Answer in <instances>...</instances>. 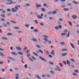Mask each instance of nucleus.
Wrapping results in <instances>:
<instances>
[{
	"label": "nucleus",
	"instance_id": "obj_46",
	"mask_svg": "<svg viewBox=\"0 0 79 79\" xmlns=\"http://www.w3.org/2000/svg\"><path fill=\"white\" fill-rule=\"evenodd\" d=\"M1 19L2 21H5V20L3 18H2Z\"/></svg>",
	"mask_w": 79,
	"mask_h": 79
},
{
	"label": "nucleus",
	"instance_id": "obj_53",
	"mask_svg": "<svg viewBox=\"0 0 79 79\" xmlns=\"http://www.w3.org/2000/svg\"><path fill=\"white\" fill-rule=\"evenodd\" d=\"M59 21H63V19L61 18H60L59 19Z\"/></svg>",
	"mask_w": 79,
	"mask_h": 79
},
{
	"label": "nucleus",
	"instance_id": "obj_35",
	"mask_svg": "<svg viewBox=\"0 0 79 79\" xmlns=\"http://www.w3.org/2000/svg\"><path fill=\"white\" fill-rule=\"evenodd\" d=\"M44 40L46 41V42H48V40L47 39V38H44Z\"/></svg>",
	"mask_w": 79,
	"mask_h": 79
},
{
	"label": "nucleus",
	"instance_id": "obj_3",
	"mask_svg": "<svg viewBox=\"0 0 79 79\" xmlns=\"http://www.w3.org/2000/svg\"><path fill=\"white\" fill-rule=\"evenodd\" d=\"M42 60V61H45V62H47V60H46L45 59V58H44L42 57V56H40L39 57Z\"/></svg>",
	"mask_w": 79,
	"mask_h": 79
},
{
	"label": "nucleus",
	"instance_id": "obj_56",
	"mask_svg": "<svg viewBox=\"0 0 79 79\" xmlns=\"http://www.w3.org/2000/svg\"><path fill=\"white\" fill-rule=\"evenodd\" d=\"M49 56L50 58H52L53 57V56H52L50 54L49 55Z\"/></svg>",
	"mask_w": 79,
	"mask_h": 79
},
{
	"label": "nucleus",
	"instance_id": "obj_27",
	"mask_svg": "<svg viewBox=\"0 0 79 79\" xmlns=\"http://www.w3.org/2000/svg\"><path fill=\"white\" fill-rule=\"evenodd\" d=\"M1 17H2V18H5V15L4 14H2L1 15Z\"/></svg>",
	"mask_w": 79,
	"mask_h": 79
},
{
	"label": "nucleus",
	"instance_id": "obj_58",
	"mask_svg": "<svg viewBox=\"0 0 79 79\" xmlns=\"http://www.w3.org/2000/svg\"><path fill=\"white\" fill-rule=\"evenodd\" d=\"M50 72L52 73V74H55V73H54L53 71L51 70L50 71Z\"/></svg>",
	"mask_w": 79,
	"mask_h": 79
},
{
	"label": "nucleus",
	"instance_id": "obj_20",
	"mask_svg": "<svg viewBox=\"0 0 79 79\" xmlns=\"http://www.w3.org/2000/svg\"><path fill=\"white\" fill-rule=\"evenodd\" d=\"M68 55L67 53H63V54H62V56H66V55Z\"/></svg>",
	"mask_w": 79,
	"mask_h": 79
},
{
	"label": "nucleus",
	"instance_id": "obj_28",
	"mask_svg": "<svg viewBox=\"0 0 79 79\" xmlns=\"http://www.w3.org/2000/svg\"><path fill=\"white\" fill-rule=\"evenodd\" d=\"M39 51L41 53H44V52H43V51H42L41 49H39Z\"/></svg>",
	"mask_w": 79,
	"mask_h": 79
},
{
	"label": "nucleus",
	"instance_id": "obj_55",
	"mask_svg": "<svg viewBox=\"0 0 79 79\" xmlns=\"http://www.w3.org/2000/svg\"><path fill=\"white\" fill-rule=\"evenodd\" d=\"M63 63H64V64H65V65H66V64H67L66 63V61H63Z\"/></svg>",
	"mask_w": 79,
	"mask_h": 79
},
{
	"label": "nucleus",
	"instance_id": "obj_6",
	"mask_svg": "<svg viewBox=\"0 0 79 79\" xmlns=\"http://www.w3.org/2000/svg\"><path fill=\"white\" fill-rule=\"evenodd\" d=\"M67 64H68L69 66H71V62H69V60H67Z\"/></svg>",
	"mask_w": 79,
	"mask_h": 79
},
{
	"label": "nucleus",
	"instance_id": "obj_39",
	"mask_svg": "<svg viewBox=\"0 0 79 79\" xmlns=\"http://www.w3.org/2000/svg\"><path fill=\"white\" fill-rule=\"evenodd\" d=\"M31 56V55L30 54H28L27 55V57H29Z\"/></svg>",
	"mask_w": 79,
	"mask_h": 79
},
{
	"label": "nucleus",
	"instance_id": "obj_15",
	"mask_svg": "<svg viewBox=\"0 0 79 79\" xmlns=\"http://www.w3.org/2000/svg\"><path fill=\"white\" fill-rule=\"evenodd\" d=\"M18 54H19V55H23V52H18Z\"/></svg>",
	"mask_w": 79,
	"mask_h": 79
},
{
	"label": "nucleus",
	"instance_id": "obj_60",
	"mask_svg": "<svg viewBox=\"0 0 79 79\" xmlns=\"http://www.w3.org/2000/svg\"><path fill=\"white\" fill-rule=\"evenodd\" d=\"M25 26H26V27H27V28H28V27H29V25L28 24V25H26Z\"/></svg>",
	"mask_w": 79,
	"mask_h": 79
},
{
	"label": "nucleus",
	"instance_id": "obj_59",
	"mask_svg": "<svg viewBox=\"0 0 79 79\" xmlns=\"http://www.w3.org/2000/svg\"><path fill=\"white\" fill-rule=\"evenodd\" d=\"M71 61L73 62H75V60H74L73 59H71Z\"/></svg>",
	"mask_w": 79,
	"mask_h": 79
},
{
	"label": "nucleus",
	"instance_id": "obj_32",
	"mask_svg": "<svg viewBox=\"0 0 79 79\" xmlns=\"http://www.w3.org/2000/svg\"><path fill=\"white\" fill-rule=\"evenodd\" d=\"M21 58H22V63H25V62H23V56H21Z\"/></svg>",
	"mask_w": 79,
	"mask_h": 79
},
{
	"label": "nucleus",
	"instance_id": "obj_30",
	"mask_svg": "<svg viewBox=\"0 0 79 79\" xmlns=\"http://www.w3.org/2000/svg\"><path fill=\"white\" fill-rule=\"evenodd\" d=\"M35 76H36V77L38 78V79H41V78H40V77L39 75H36Z\"/></svg>",
	"mask_w": 79,
	"mask_h": 79
},
{
	"label": "nucleus",
	"instance_id": "obj_48",
	"mask_svg": "<svg viewBox=\"0 0 79 79\" xmlns=\"http://www.w3.org/2000/svg\"><path fill=\"white\" fill-rule=\"evenodd\" d=\"M57 11H53L52 12V13L53 14H56V13H57Z\"/></svg>",
	"mask_w": 79,
	"mask_h": 79
},
{
	"label": "nucleus",
	"instance_id": "obj_16",
	"mask_svg": "<svg viewBox=\"0 0 79 79\" xmlns=\"http://www.w3.org/2000/svg\"><path fill=\"white\" fill-rule=\"evenodd\" d=\"M57 68V69H58V71H61V70L60 69V67H59L57 65L56 66Z\"/></svg>",
	"mask_w": 79,
	"mask_h": 79
},
{
	"label": "nucleus",
	"instance_id": "obj_50",
	"mask_svg": "<svg viewBox=\"0 0 79 79\" xmlns=\"http://www.w3.org/2000/svg\"><path fill=\"white\" fill-rule=\"evenodd\" d=\"M59 64L61 67H63V64H62L60 62L59 63Z\"/></svg>",
	"mask_w": 79,
	"mask_h": 79
},
{
	"label": "nucleus",
	"instance_id": "obj_44",
	"mask_svg": "<svg viewBox=\"0 0 79 79\" xmlns=\"http://www.w3.org/2000/svg\"><path fill=\"white\" fill-rule=\"evenodd\" d=\"M22 38H21V37H20L19 38V40L20 41V42H22Z\"/></svg>",
	"mask_w": 79,
	"mask_h": 79
},
{
	"label": "nucleus",
	"instance_id": "obj_42",
	"mask_svg": "<svg viewBox=\"0 0 79 79\" xmlns=\"http://www.w3.org/2000/svg\"><path fill=\"white\" fill-rule=\"evenodd\" d=\"M49 64H52V65H53L54 64L51 61L49 62Z\"/></svg>",
	"mask_w": 79,
	"mask_h": 79
},
{
	"label": "nucleus",
	"instance_id": "obj_1",
	"mask_svg": "<svg viewBox=\"0 0 79 79\" xmlns=\"http://www.w3.org/2000/svg\"><path fill=\"white\" fill-rule=\"evenodd\" d=\"M20 8L21 7V6L19 5H18L17 6H16L14 8H12V10L14 13H15V12H17L18 11V7Z\"/></svg>",
	"mask_w": 79,
	"mask_h": 79
},
{
	"label": "nucleus",
	"instance_id": "obj_23",
	"mask_svg": "<svg viewBox=\"0 0 79 79\" xmlns=\"http://www.w3.org/2000/svg\"><path fill=\"white\" fill-rule=\"evenodd\" d=\"M41 10L43 12H45V9L44 8H42L41 9Z\"/></svg>",
	"mask_w": 79,
	"mask_h": 79
},
{
	"label": "nucleus",
	"instance_id": "obj_4",
	"mask_svg": "<svg viewBox=\"0 0 79 79\" xmlns=\"http://www.w3.org/2000/svg\"><path fill=\"white\" fill-rule=\"evenodd\" d=\"M51 54L52 55H53V56H55V51L52 50L51 52Z\"/></svg>",
	"mask_w": 79,
	"mask_h": 79
},
{
	"label": "nucleus",
	"instance_id": "obj_25",
	"mask_svg": "<svg viewBox=\"0 0 79 79\" xmlns=\"http://www.w3.org/2000/svg\"><path fill=\"white\" fill-rule=\"evenodd\" d=\"M60 44L63 45H65V43H64V42H62L60 43Z\"/></svg>",
	"mask_w": 79,
	"mask_h": 79
},
{
	"label": "nucleus",
	"instance_id": "obj_9",
	"mask_svg": "<svg viewBox=\"0 0 79 79\" xmlns=\"http://www.w3.org/2000/svg\"><path fill=\"white\" fill-rule=\"evenodd\" d=\"M16 77L15 78V79H19V74L18 73L16 74Z\"/></svg>",
	"mask_w": 79,
	"mask_h": 79
},
{
	"label": "nucleus",
	"instance_id": "obj_49",
	"mask_svg": "<svg viewBox=\"0 0 79 79\" xmlns=\"http://www.w3.org/2000/svg\"><path fill=\"white\" fill-rule=\"evenodd\" d=\"M58 27L59 29H61V28H62V26L61 25H59L58 26Z\"/></svg>",
	"mask_w": 79,
	"mask_h": 79
},
{
	"label": "nucleus",
	"instance_id": "obj_62",
	"mask_svg": "<svg viewBox=\"0 0 79 79\" xmlns=\"http://www.w3.org/2000/svg\"><path fill=\"white\" fill-rule=\"evenodd\" d=\"M36 47H37L38 48H41V46H39V45H37Z\"/></svg>",
	"mask_w": 79,
	"mask_h": 79
},
{
	"label": "nucleus",
	"instance_id": "obj_41",
	"mask_svg": "<svg viewBox=\"0 0 79 79\" xmlns=\"http://www.w3.org/2000/svg\"><path fill=\"white\" fill-rule=\"evenodd\" d=\"M34 32H39V30L37 29H35L34 30Z\"/></svg>",
	"mask_w": 79,
	"mask_h": 79
},
{
	"label": "nucleus",
	"instance_id": "obj_7",
	"mask_svg": "<svg viewBox=\"0 0 79 79\" xmlns=\"http://www.w3.org/2000/svg\"><path fill=\"white\" fill-rule=\"evenodd\" d=\"M11 53L12 54V55H15V56H16V55H17V53L15 52H11Z\"/></svg>",
	"mask_w": 79,
	"mask_h": 79
},
{
	"label": "nucleus",
	"instance_id": "obj_5",
	"mask_svg": "<svg viewBox=\"0 0 79 79\" xmlns=\"http://www.w3.org/2000/svg\"><path fill=\"white\" fill-rule=\"evenodd\" d=\"M72 18L73 19H76V18H77V16L76 15H73L72 16Z\"/></svg>",
	"mask_w": 79,
	"mask_h": 79
},
{
	"label": "nucleus",
	"instance_id": "obj_31",
	"mask_svg": "<svg viewBox=\"0 0 79 79\" xmlns=\"http://www.w3.org/2000/svg\"><path fill=\"white\" fill-rule=\"evenodd\" d=\"M61 35L63 36V35H66V33H63L61 34Z\"/></svg>",
	"mask_w": 79,
	"mask_h": 79
},
{
	"label": "nucleus",
	"instance_id": "obj_38",
	"mask_svg": "<svg viewBox=\"0 0 79 79\" xmlns=\"http://www.w3.org/2000/svg\"><path fill=\"white\" fill-rule=\"evenodd\" d=\"M7 35H13V34H12V33H8L7 34Z\"/></svg>",
	"mask_w": 79,
	"mask_h": 79
},
{
	"label": "nucleus",
	"instance_id": "obj_26",
	"mask_svg": "<svg viewBox=\"0 0 79 79\" xmlns=\"http://www.w3.org/2000/svg\"><path fill=\"white\" fill-rule=\"evenodd\" d=\"M33 53L35 55V56H39V55L37 54V53L35 52H33Z\"/></svg>",
	"mask_w": 79,
	"mask_h": 79
},
{
	"label": "nucleus",
	"instance_id": "obj_17",
	"mask_svg": "<svg viewBox=\"0 0 79 79\" xmlns=\"http://www.w3.org/2000/svg\"><path fill=\"white\" fill-rule=\"evenodd\" d=\"M10 22L12 23H13V24H16V22L14 20H11Z\"/></svg>",
	"mask_w": 79,
	"mask_h": 79
},
{
	"label": "nucleus",
	"instance_id": "obj_29",
	"mask_svg": "<svg viewBox=\"0 0 79 79\" xmlns=\"http://www.w3.org/2000/svg\"><path fill=\"white\" fill-rule=\"evenodd\" d=\"M61 8H65L66 7V5H63L61 6Z\"/></svg>",
	"mask_w": 79,
	"mask_h": 79
},
{
	"label": "nucleus",
	"instance_id": "obj_37",
	"mask_svg": "<svg viewBox=\"0 0 79 79\" xmlns=\"http://www.w3.org/2000/svg\"><path fill=\"white\" fill-rule=\"evenodd\" d=\"M34 21L35 22V23H36V24H38V22L37 21V20H34Z\"/></svg>",
	"mask_w": 79,
	"mask_h": 79
},
{
	"label": "nucleus",
	"instance_id": "obj_40",
	"mask_svg": "<svg viewBox=\"0 0 79 79\" xmlns=\"http://www.w3.org/2000/svg\"><path fill=\"white\" fill-rule=\"evenodd\" d=\"M31 57L32 58H33V59L34 60H36V59H35V57L34 56H31Z\"/></svg>",
	"mask_w": 79,
	"mask_h": 79
},
{
	"label": "nucleus",
	"instance_id": "obj_14",
	"mask_svg": "<svg viewBox=\"0 0 79 79\" xmlns=\"http://www.w3.org/2000/svg\"><path fill=\"white\" fill-rule=\"evenodd\" d=\"M73 3H74V4H75V5H78V4H79V3H78V2L75 1H73Z\"/></svg>",
	"mask_w": 79,
	"mask_h": 79
},
{
	"label": "nucleus",
	"instance_id": "obj_43",
	"mask_svg": "<svg viewBox=\"0 0 79 79\" xmlns=\"http://www.w3.org/2000/svg\"><path fill=\"white\" fill-rule=\"evenodd\" d=\"M69 24L71 26H72V23H71V22L70 21H69Z\"/></svg>",
	"mask_w": 79,
	"mask_h": 79
},
{
	"label": "nucleus",
	"instance_id": "obj_34",
	"mask_svg": "<svg viewBox=\"0 0 79 79\" xmlns=\"http://www.w3.org/2000/svg\"><path fill=\"white\" fill-rule=\"evenodd\" d=\"M74 72L76 73H79V71L77 70H74Z\"/></svg>",
	"mask_w": 79,
	"mask_h": 79
},
{
	"label": "nucleus",
	"instance_id": "obj_12",
	"mask_svg": "<svg viewBox=\"0 0 79 79\" xmlns=\"http://www.w3.org/2000/svg\"><path fill=\"white\" fill-rule=\"evenodd\" d=\"M61 51H62V52H66V51H68V50L66 48H63L61 50Z\"/></svg>",
	"mask_w": 79,
	"mask_h": 79
},
{
	"label": "nucleus",
	"instance_id": "obj_18",
	"mask_svg": "<svg viewBox=\"0 0 79 79\" xmlns=\"http://www.w3.org/2000/svg\"><path fill=\"white\" fill-rule=\"evenodd\" d=\"M2 39L3 40H8V39H7V38L4 37H2Z\"/></svg>",
	"mask_w": 79,
	"mask_h": 79
},
{
	"label": "nucleus",
	"instance_id": "obj_64",
	"mask_svg": "<svg viewBox=\"0 0 79 79\" xmlns=\"http://www.w3.org/2000/svg\"><path fill=\"white\" fill-rule=\"evenodd\" d=\"M29 60H30V61H33V60L31 58H30Z\"/></svg>",
	"mask_w": 79,
	"mask_h": 79
},
{
	"label": "nucleus",
	"instance_id": "obj_52",
	"mask_svg": "<svg viewBox=\"0 0 79 79\" xmlns=\"http://www.w3.org/2000/svg\"><path fill=\"white\" fill-rule=\"evenodd\" d=\"M40 25L41 26H44V24L43 23H40Z\"/></svg>",
	"mask_w": 79,
	"mask_h": 79
},
{
	"label": "nucleus",
	"instance_id": "obj_19",
	"mask_svg": "<svg viewBox=\"0 0 79 79\" xmlns=\"http://www.w3.org/2000/svg\"><path fill=\"white\" fill-rule=\"evenodd\" d=\"M16 48L18 50H21V48L20 47H16Z\"/></svg>",
	"mask_w": 79,
	"mask_h": 79
},
{
	"label": "nucleus",
	"instance_id": "obj_11",
	"mask_svg": "<svg viewBox=\"0 0 79 79\" xmlns=\"http://www.w3.org/2000/svg\"><path fill=\"white\" fill-rule=\"evenodd\" d=\"M70 44L72 47L73 48V49H74L75 48V47H74V46L73 45V43H70Z\"/></svg>",
	"mask_w": 79,
	"mask_h": 79
},
{
	"label": "nucleus",
	"instance_id": "obj_57",
	"mask_svg": "<svg viewBox=\"0 0 79 79\" xmlns=\"http://www.w3.org/2000/svg\"><path fill=\"white\" fill-rule=\"evenodd\" d=\"M26 6H30V4H26Z\"/></svg>",
	"mask_w": 79,
	"mask_h": 79
},
{
	"label": "nucleus",
	"instance_id": "obj_2",
	"mask_svg": "<svg viewBox=\"0 0 79 79\" xmlns=\"http://www.w3.org/2000/svg\"><path fill=\"white\" fill-rule=\"evenodd\" d=\"M7 0L9 2H10V1H11L10 3H8V2H6V4L7 5H11V4H15L16 3V2H13V1H11V0Z\"/></svg>",
	"mask_w": 79,
	"mask_h": 79
},
{
	"label": "nucleus",
	"instance_id": "obj_61",
	"mask_svg": "<svg viewBox=\"0 0 79 79\" xmlns=\"http://www.w3.org/2000/svg\"><path fill=\"white\" fill-rule=\"evenodd\" d=\"M7 15H8V16H11L12 15L11 13H10L8 14Z\"/></svg>",
	"mask_w": 79,
	"mask_h": 79
},
{
	"label": "nucleus",
	"instance_id": "obj_36",
	"mask_svg": "<svg viewBox=\"0 0 79 79\" xmlns=\"http://www.w3.org/2000/svg\"><path fill=\"white\" fill-rule=\"evenodd\" d=\"M24 68L26 69L27 68V64H25L24 66Z\"/></svg>",
	"mask_w": 79,
	"mask_h": 79
},
{
	"label": "nucleus",
	"instance_id": "obj_54",
	"mask_svg": "<svg viewBox=\"0 0 79 79\" xmlns=\"http://www.w3.org/2000/svg\"><path fill=\"white\" fill-rule=\"evenodd\" d=\"M55 29H56V30H58L59 28H58V27L56 26V27H55Z\"/></svg>",
	"mask_w": 79,
	"mask_h": 79
},
{
	"label": "nucleus",
	"instance_id": "obj_21",
	"mask_svg": "<svg viewBox=\"0 0 79 79\" xmlns=\"http://www.w3.org/2000/svg\"><path fill=\"white\" fill-rule=\"evenodd\" d=\"M69 32H70L69 31L68 32V34L67 35V37H69V36L70 35V34H69Z\"/></svg>",
	"mask_w": 79,
	"mask_h": 79
},
{
	"label": "nucleus",
	"instance_id": "obj_13",
	"mask_svg": "<svg viewBox=\"0 0 79 79\" xmlns=\"http://www.w3.org/2000/svg\"><path fill=\"white\" fill-rule=\"evenodd\" d=\"M34 42H37V40L35 38H33L31 39Z\"/></svg>",
	"mask_w": 79,
	"mask_h": 79
},
{
	"label": "nucleus",
	"instance_id": "obj_45",
	"mask_svg": "<svg viewBox=\"0 0 79 79\" xmlns=\"http://www.w3.org/2000/svg\"><path fill=\"white\" fill-rule=\"evenodd\" d=\"M64 32H68V30H67V29H65L64 31Z\"/></svg>",
	"mask_w": 79,
	"mask_h": 79
},
{
	"label": "nucleus",
	"instance_id": "obj_51",
	"mask_svg": "<svg viewBox=\"0 0 79 79\" xmlns=\"http://www.w3.org/2000/svg\"><path fill=\"white\" fill-rule=\"evenodd\" d=\"M73 76H77V75L75 73H73Z\"/></svg>",
	"mask_w": 79,
	"mask_h": 79
},
{
	"label": "nucleus",
	"instance_id": "obj_10",
	"mask_svg": "<svg viewBox=\"0 0 79 79\" xmlns=\"http://www.w3.org/2000/svg\"><path fill=\"white\" fill-rule=\"evenodd\" d=\"M63 10L65 11H69V9H68L67 8H64L63 9Z\"/></svg>",
	"mask_w": 79,
	"mask_h": 79
},
{
	"label": "nucleus",
	"instance_id": "obj_22",
	"mask_svg": "<svg viewBox=\"0 0 79 79\" xmlns=\"http://www.w3.org/2000/svg\"><path fill=\"white\" fill-rule=\"evenodd\" d=\"M41 6H42L39 4L37 5L36 6V7H37V8H39V7H40Z\"/></svg>",
	"mask_w": 79,
	"mask_h": 79
},
{
	"label": "nucleus",
	"instance_id": "obj_24",
	"mask_svg": "<svg viewBox=\"0 0 79 79\" xmlns=\"http://www.w3.org/2000/svg\"><path fill=\"white\" fill-rule=\"evenodd\" d=\"M14 28L15 29H19V28L17 27H14Z\"/></svg>",
	"mask_w": 79,
	"mask_h": 79
},
{
	"label": "nucleus",
	"instance_id": "obj_47",
	"mask_svg": "<svg viewBox=\"0 0 79 79\" xmlns=\"http://www.w3.org/2000/svg\"><path fill=\"white\" fill-rule=\"evenodd\" d=\"M3 26H4L5 27H6V26H8V25H7V24H6L3 23Z\"/></svg>",
	"mask_w": 79,
	"mask_h": 79
},
{
	"label": "nucleus",
	"instance_id": "obj_33",
	"mask_svg": "<svg viewBox=\"0 0 79 79\" xmlns=\"http://www.w3.org/2000/svg\"><path fill=\"white\" fill-rule=\"evenodd\" d=\"M0 55L1 56H5L3 54V53H2V52H0Z\"/></svg>",
	"mask_w": 79,
	"mask_h": 79
},
{
	"label": "nucleus",
	"instance_id": "obj_8",
	"mask_svg": "<svg viewBox=\"0 0 79 79\" xmlns=\"http://www.w3.org/2000/svg\"><path fill=\"white\" fill-rule=\"evenodd\" d=\"M37 17L38 18V19H43V18H42V17L40 15H37Z\"/></svg>",
	"mask_w": 79,
	"mask_h": 79
},
{
	"label": "nucleus",
	"instance_id": "obj_63",
	"mask_svg": "<svg viewBox=\"0 0 79 79\" xmlns=\"http://www.w3.org/2000/svg\"><path fill=\"white\" fill-rule=\"evenodd\" d=\"M27 48L26 47H24V48H23V50H27Z\"/></svg>",
	"mask_w": 79,
	"mask_h": 79
}]
</instances>
